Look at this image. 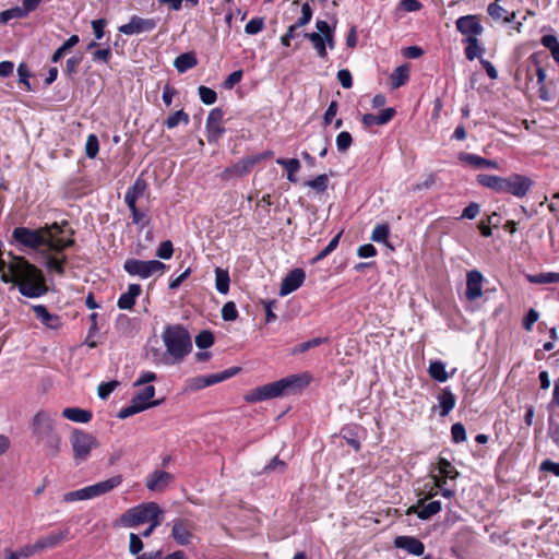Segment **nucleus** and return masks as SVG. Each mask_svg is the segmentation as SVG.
I'll return each mask as SVG.
<instances>
[{"mask_svg":"<svg viewBox=\"0 0 559 559\" xmlns=\"http://www.w3.org/2000/svg\"><path fill=\"white\" fill-rule=\"evenodd\" d=\"M534 185V180L530 177L520 174H512L509 177H504L501 193H508L522 199L527 195Z\"/></svg>","mask_w":559,"mask_h":559,"instance_id":"9","label":"nucleus"},{"mask_svg":"<svg viewBox=\"0 0 559 559\" xmlns=\"http://www.w3.org/2000/svg\"><path fill=\"white\" fill-rule=\"evenodd\" d=\"M264 28V19L257 16L251 19L245 26V32L248 35H255Z\"/></svg>","mask_w":559,"mask_h":559,"instance_id":"58","label":"nucleus"},{"mask_svg":"<svg viewBox=\"0 0 559 559\" xmlns=\"http://www.w3.org/2000/svg\"><path fill=\"white\" fill-rule=\"evenodd\" d=\"M428 373L431 379L437 382H445L449 379V373L445 370V365L441 360H435L429 364Z\"/></svg>","mask_w":559,"mask_h":559,"instance_id":"34","label":"nucleus"},{"mask_svg":"<svg viewBox=\"0 0 559 559\" xmlns=\"http://www.w3.org/2000/svg\"><path fill=\"white\" fill-rule=\"evenodd\" d=\"M438 469L439 476L437 477L440 480L455 479L460 475L456 468L444 457H439Z\"/></svg>","mask_w":559,"mask_h":559,"instance_id":"35","label":"nucleus"},{"mask_svg":"<svg viewBox=\"0 0 559 559\" xmlns=\"http://www.w3.org/2000/svg\"><path fill=\"white\" fill-rule=\"evenodd\" d=\"M411 510L416 512L420 520L427 521L441 511V502L436 500L425 503L424 500H419L418 506L416 508L413 507Z\"/></svg>","mask_w":559,"mask_h":559,"instance_id":"24","label":"nucleus"},{"mask_svg":"<svg viewBox=\"0 0 559 559\" xmlns=\"http://www.w3.org/2000/svg\"><path fill=\"white\" fill-rule=\"evenodd\" d=\"M123 269L131 276L148 278L154 273L165 270L166 264L158 260L128 259L124 261Z\"/></svg>","mask_w":559,"mask_h":559,"instance_id":"8","label":"nucleus"},{"mask_svg":"<svg viewBox=\"0 0 559 559\" xmlns=\"http://www.w3.org/2000/svg\"><path fill=\"white\" fill-rule=\"evenodd\" d=\"M32 437L43 447L47 457H57L61 452L62 438L56 429V423L47 411L37 412L32 420Z\"/></svg>","mask_w":559,"mask_h":559,"instance_id":"2","label":"nucleus"},{"mask_svg":"<svg viewBox=\"0 0 559 559\" xmlns=\"http://www.w3.org/2000/svg\"><path fill=\"white\" fill-rule=\"evenodd\" d=\"M483 274L477 270L467 273L465 296L473 301L483 295Z\"/></svg>","mask_w":559,"mask_h":559,"instance_id":"16","label":"nucleus"},{"mask_svg":"<svg viewBox=\"0 0 559 559\" xmlns=\"http://www.w3.org/2000/svg\"><path fill=\"white\" fill-rule=\"evenodd\" d=\"M326 342H328V338H324V337H316V338L302 342V343L296 345L292 349V354L293 355L304 354V353L308 352L309 349L318 347Z\"/></svg>","mask_w":559,"mask_h":559,"instance_id":"47","label":"nucleus"},{"mask_svg":"<svg viewBox=\"0 0 559 559\" xmlns=\"http://www.w3.org/2000/svg\"><path fill=\"white\" fill-rule=\"evenodd\" d=\"M0 281L15 283L20 294L27 298H39L48 293L43 271L24 257H13L11 263L0 258Z\"/></svg>","mask_w":559,"mask_h":559,"instance_id":"1","label":"nucleus"},{"mask_svg":"<svg viewBox=\"0 0 559 559\" xmlns=\"http://www.w3.org/2000/svg\"><path fill=\"white\" fill-rule=\"evenodd\" d=\"M198 92L201 102L205 105H213L217 99L216 92L207 86H199Z\"/></svg>","mask_w":559,"mask_h":559,"instance_id":"56","label":"nucleus"},{"mask_svg":"<svg viewBox=\"0 0 559 559\" xmlns=\"http://www.w3.org/2000/svg\"><path fill=\"white\" fill-rule=\"evenodd\" d=\"M69 528L50 533L38 540L33 545V551H40L46 548H53L61 544L64 539H67L69 535Z\"/></svg>","mask_w":559,"mask_h":559,"instance_id":"19","label":"nucleus"},{"mask_svg":"<svg viewBox=\"0 0 559 559\" xmlns=\"http://www.w3.org/2000/svg\"><path fill=\"white\" fill-rule=\"evenodd\" d=\"M51 252L44 253L46 255V267L49 271L56 272L58 275H64L66 274V264L68 262V258L66 254H62L61 257H57L53 254H50Z\"/></svg>","mask_w":559,"mask_h":559,"instance_id":"31","label":"nucleus"},{"mask_svg":"<svg viewBox=\"0 0 559 559\" xmlns=\"http://www.w3.org/2000/svg\"><path fill=\"white\" fill-rule=\"evenodd\" d=\"M147 188L146 181L140 176L130 186L124 194V202L127 205L136 204V201L144 194Z\"/></svg>","mask_w":559,"mask_h":559,"instance_id":"23","label":"nucleus"},{"mask_svg":"<svg viewBox=\"0 0 559 559\" xmlns=\"http://www.w3.org/2000/svg\"><path fill=\"white\" fill-rule=\"evenodd\" d=\"M120 384L119 381L117 380H111V381H108V382H102L99 385H98V389H97V394H98V397L100 400H107L109 397V395L111 394V392L118 388Z\"/></svg>","mask_w":559,"mask_h":559,"instance_id":"55","label":"nucleus"},{"mask_svg":"<svg viewBox=\"0 0 559 559\" xmlns=\"http://www.w3.org/2000/svg\"><path fill=\"white\" fill-rule=\"evenodd\" d=\"M459 159L463 163L471 165L474 168H491L497 169L499 167L498 162L487 159L481 156L472 153L462 152L459 154Z\"/></svg>","mask_w":559,"mask_h":559,"instance_id":"22","label":"nucleus"},{"mask_svg":"<svg viewBox=\"0 0 559 559\" xmlns=\"http://www.w3.org/2000/svg\"><path fill=\"white\" fill-rule=\"evenodd\" d=\"M300 8L301 15L300 17L294 23L295 28H301L302 26L307 25L313 15V11L308 2H305L304 4H299V0H295L290 3V11L292 13H297Z\"/></svg>","mask_w":559,"mask_h":559,"instance_id":"26","label":"nucleus"},{"mask_svg":"<svg viewBox=\"0 0 559 559\" xmlns=\"http://www.w3.org/2000/svg\"><path fill=\"white\" fill-rule=\"evenodd\" d=\"M197 64L198 59L195 57V53L192 51L179 55L174 61V67L177 69L179 73H185L188 70L194 68Z\"/></svg>","mask_w":559,"mask_h":559,"instance_id":"32","label":"nucleus"},{"mask_svg":"<svg viewBox=\"0 0 559 559\" xmlns=\"http://www.w3.org/2000/svg\"><path fill=\"white\" fill-rule=\"evenodd\" d=\"M214 334L210 330H203L195 336V345L200 349H207L214 344Z\"/></svg>","mask_w":559,"mask_h":559,"instance_id":"50","label":"nucleus"},{"mask_svg":"<svg viewBox=\"0 0 559 559\" xmlns=\"http://www.w3.org/2000/svg\"><path fill=\"white\" fill-rule=\"evenodd\" d=\"M174 479V476L165 471H154L146 478V488L151 491H164L169 483Z\"/></svg>","mask_w":559,"mask_h":559,"instance_id":"18","label":"nucleus"},{"mask_svg":"<svg viewBox=\"0 0 559 559\" xmlns=\"http://www.w3.org/2000/svg\"><path fill=\"white\" fill-rule=\"evenodd\" d=\"M455 26L459 33L465 37H478L484 33V27L480 24V19L475 14H467L460 16L455 21Z\"/></svg>","mask_w":559,"mask_h":559,"instance_id":"12","label":"nucleus"},{"mask_svg":"<svg viewBox=\"0 0 559 559\" xmlns=\"http://www.w3.org/2000/svg\"><path fill=\"white\" fill-rule=\"evenodd\" d=\"M302 36H304V38H306L312 43L318 57H320L321 59L328 58V50L325 49V43L322 39L323 36H321V34L312 32V33H304Z\"/></svg>","mask_w":559,"mask_h":559,"instance_id":"36","label":"nucleus"},{"mask_svg":"<svg viewBox=\"0 0 559 559\" xmlns=\"http://www.w3.org/2000/svg\"><path fill=\"white\" fill-rule=\"evenodd\" d=\"M36 319L51 330H58L62 325L61 318L58 314L50 313L44 305L33 306Z\"/></svg>","mask_w":559,"mask_h":559,"instance_id":"20","label":"nucleus"},{"mask_svg":"<svg viewBox=\"0 0 559 559\" xmlns=\"http://www.w3.org/2000/svg\"><path fill=\"white\" fill-rule=\"evenodd\" d=\"M408 80V68L406 64L397 67L391 75V85L399 88Z\"/></svg>","mask_w":559,"mask_h":559,"instance_id":"45","label":"nucleus"},{"mask_svg":"<svg viewBox=\"0 0 559 559\" xmlns=\"http://www.w3.org/2000/svg\"><path fill=\"white\" fill-rule=\"evenodd\" d=\"M340 435L356 452L360 450L361 444L357 435V428L355 426H344L341 429Z\"/></svg>","mask_w":559,"mask_h":559,"instance_id":"37","label":"nucleus"},{"mask_svg":"<svg viewBox=\"0 0 559 559\" xmlns=\"http://www.w3.org/2000/svg\"><path fill=\"white\" fill-rule=\"evenodd\" d=\"M163 402H164V399L152 401L151 403L140 402L138 400V396L135 395L132 397L130 405L134 409V413L138 414V413H141V412L150 408V407L158 406Z\"/></svg>","mask_w":559,"mask_h":559,"instance_id":"57","label":"nucleus"},{"mask_svg":"<svg viewBox=\"0 0 559 559\" xmlns=\"http://www.w3.org/2000/svg\"><path fill=\"white\" fill-rule=\"evenodd\" d=\"M390 236V226L388 224H378L372 233L370 239L374 242H388Z\"/></svg>","mask_w":559,"mask_h":559,"instance_id":"52","label":"nucleus"},{"mask_svg":"<svg viewBox=\"0 0 559 559\" xmlns=\"http://www.w3.org/2000/svg\"><path fill=\"white\" fill-rule=\"evenodd\" d=\"M80 41V38L78 35L70 36L51 56L52 62H58L61 60V58L69 51L71 48H73L75 45H78Z\"/></svg>","mask_w":559,"mask_h":559,"instance_id":"42","label":"nucleus"},{"mask_svg":"<svg viewBox=\"0 0 559 559\" xmlns=\"http://www.w3.org/2000/svg\"><path fill=\"white\" fill-rule=\"evenodd\" d=\"M306 273L302 269L292 270L282 281L280 296H286L297 290L304 283Z\"/></svg>","mask_w":559,"mask_h":559,"instance_id":"14","label":"nucleus"},{"mask_svg":"<svg viewBox=\"0 0 559 559\" xmlns=\"http://www.w3.org/2000/svg\"><path fill=\"white\" fill-rule=\"evenodd\" d=\"M93 498H94V496L92 492L91 485L86 486L84 488L78 489V490L69 491L63 495L64 502L82 501V500H88V499H93Z\"/></svg>","mask_w":559,"mask_h":559,"instance_id":"40","label":"nucleus"},{"mask_svg":"<svg viewBox=\"0 0 559 559\" xmlns=\"http://www.w3.org/2000/svg\"><path fill=\"white\" fill-rule=\"evenodd\" d=\"M62 416L71 421L81 424H87L93 418L91 411L80 407H67L62 411Z\"/></svg>","mask_w":559,"mask_h":559,"instance_id":"28","label":"nucleus"},{"mask_svg":"<svg viewBox=\"0 0 559 559\" xmlns=\"http://www.w3.org/2000/svg\"><path fill=\"white\" fill-rule=\"evenodd\" d=\"M27 15L23 7H14L0 13V23L7 24L13 19H23Z\"/></svg>","mask_w":559,"mask_h":559,"instance_id":"49","label":"nucleus"},{"mask_svg":"<svg viewBox=\"0 0 559 559\" xmlns=\"http://www.w3.org/2000/svg\"><path fill=\"white\" fill-rule=\"evenodd\" d=\"M353 144V136L348 131H342L336 135V147L338 152L345 153Z\"/></svg>","mask_w":559,"mask_h":559,"instance_id":"53","label":"nucleus"},{"mask_svg":"<svg viewBox=\"0 0 559 559\" xmlns=\"http://www.w3.org/2000/svg\"><path fill=\"white\" fill-rule=\"evenodd\" d=\"M49 233L48 227H39L31 229L27 227H15L12 231V239L23 248L38 250L45 247L46 234Z\"/></svg>","mask_w":559,"mask_h":559,"instance_id":"7","label":"nucleus"},{"mask_svg":"<svg viewBox=\"0 0 559 559\" xmlns=\"http://www.w3.org/2000/svg\"><path fill=\"white\" fill-rule=\"evenodd\" d=\"M305 185L311 189H313L318 193H323L329 186V177L325 174L317 176L312 180H308Z\"/></svg>","mask_w":559,"mask_h":559,"instance_id":"51","label":"nucleus"},{"mask_svg":"<svg viewBox=\"0 0 559 559\" xmlns=\"http://www.w3.org/2000/svg\"><path fill=\"white\" fill-rule=\"evenodd\" d=\"M309 377L306 374H293L261 386L255 388L245 395L247 403H258L280 396H284L306 388Z\"/></svg>","mask_w":559,"mask_h":559,"instance_id":"3","label":"nucleus"},{"mask_svg":"<svg viewBox=\"0 0 559 559\" xmlns=\"http://www.w3.org/2000/svg\"><path fill=\"white\" fill-rule=\"evenodd\" d=\"M45 248L43 253L51 252L62 255L66 250L64 240L57 237H46Z\"/></svg>","mask_w":559,"mask_h":559,"instance_id":"48","label":"nucleus"},{"mask_svg":"<svg viewBox=\"0 0 559 559\" xmlns=\"http://www.w3.org/2000/svg\"><path fill=\"white\" fill-rule=\"evenodd\" d=\"M342 235L343 230L336 234L328 243V246L324 249H322L314 258H312L311 263L316 264L325 259L328 255H330L337 248Z\"/></svg>","mask_w":559,"mask_h":559,"instance_id":"43","label":"nucleus"},{"mask_svg":"<svg viewBox=\"0 0 559 559\" xmlns=\"http://www.w3.org/2000/svg\"><path fill=\"white\" fill-rule=\"evenodd\" d=\"M394 546L396 548L404 549L414 556H421L425 552L424 543L414 536H397L394 539Z\"/></svg>","mask_w":559,"mask_h":559,"instance_id":"17","label":"nucleus"},{"mask_svg":"<svg viewBox=\"0 0 559 559\" xmlns=\"http://www.w3.org/2000/svg\"><path fill=\"white\" fill-rule=\"evenodd\" d=\"M276 164L285 167L287 170V180L296 183L298 181V178L296 177V173L300 169V162L297 158H278L276 159Z\"/></svg>","mask_w":559,"mask_h":559,"instance_id":"39","label":"nucleus"},{"mask_svg":"<svg viewBox=\"0 0 559 559\" xmlns=\"http://www.w3.org/2000/svg\"><path fill=\"white\" fill-rule=\"evenodd\" d=\"M122 483V476L116 475L106 480L91 485L94 498L107 493L118 487Z\"/></svg>","mask_w":559,"mask_h":559,"instance_id":"27","label":"nucleus"},{"mask_svg":"<svg viewBox=\"0 0 559 559\" xmlns=\"http://www.w3.org/2000/svg\"><path fill=\"white\" fill-rule=\"evenodd\" d=\"M174 254V245L170 240L162 241L156 250V255L163 260H169Z\"/></svg>","mask_w":559,"mask_h":559,"instance_id":"59","label":"nucleus"},{"mask_svg":"<svg viewBox=\"0 0 559 559\" xmlns=\"http://www.w3.org/2000/svg\"><path fill=\"white\" fill-rule=\"evenodd\" d=\"M189 121V115L183 109H180L169 115L164 123L168 129H174L179 123L188 124Z\"/></svg>","mask_w":559,"mask_h":559,"instance_id":"44","label":"nucleus"},{"mask_svg":"<svg viewBox=\"0 0 559 559\" xmlns=\"http://www.w3.org/2000/svg\"><path fill=\"white\" fill-rule=\"evenodd\" d=\"M157 26L155 19H143L139 15H132L129 23L120 25L118 31L124 35H135L144 32H151Z\"/></svg>","mask_w":559,"mask_h":559,"instance_id":"11","label":"nucleus"},{"mask_svg":"<svg viewBox=\"0 0 559 559\" xmlns=\"http://www.w3.org/2000/svg\"><path fill=\"white\" fill-rule=\"evenodd\" d=\"M240 370H241L240 367L235 366V367H231V368L226 369L221 372L206 374V376H204L205 383L207 386L214 385L216 383L223 382V381L238 374L240 372Z\"/></svg>","mask_w":559,"mask_h":559,"instance_id":"33","label":"nucleus"},{"mask_svg":"<svg viewBox=\"0 0 559 559\" xmlns=\"http://www.w3.org/2000/svg\"><path fill=\"white\" fill-rule=\"evenodd\" d=\"M498 1L499 0H496L495 2L489 3L487 7L488 15L496 21L501 19L503 20L504 15L507 14V10L499 5Z\"/></svg>","mask_w":559,"mask_h":559,"instance_id":"63","label":"nucleus"},{"mask_svg":"<svg viewBox=\"0 0 559 559\" xmlns=\"http://www.w3.org/2000/svg\"><path fill=\"white\" fill-rule=\"evenodd\" d=\"M99 151V141L95 134H90L85 143V154L88 158H95Z\"/></svg>","mask_w":559,"mask_h":559,"instance_id":"54","label":"nucleus"},{"mask_svg":"<svg viewBox=\"0 0 559 559\" xmlns=\"http://www.w3.org/2000/svg\"><path fill=\"white\" fill-rule=\"evenodd\" d=\"M83 57L82 56H73L67 60L64 74L68 78H72L78 73V68L80 63L82 62Z\"/></svg>","mask_w":559,"mask_h":559,"instance_id":"62","label":"nucleus"},{"mask_svg":"<svg viewBox=\"0 0 559 559\" xmlns=\"http://www.w3.org/2000/svg\"><path fill=\"white\" fill-rule=\"evenodd\" d=\"M548 437L551 439V441L556 444L557 448H559V424L556 423L552 417L548 418Z\"/></svg>","mask_w":559,"mask_h":559,"instance_id":"64","label":"nucleus"},{"mask_svg":"<svg viewBox=\"0 0 559 559\" xmlns=\"http://www.w3.org/2000/svg\"><path fill=\"white\" fill-rule=\"evenodd\" d=\"M162 338L167 353L176 361H181L192 349L191 336L188 330L180 324L167 325Z\"/></svg>","mask_w":559,"mask_h":559,"instance_id":"4","label":"nucleus"},{"mask_svg":"<svg viewBox=\"0 0 559 559\" xmlns=\"http://www.w3.org/2000/svg\"><path fill=\"white\" fill-rule=\"evenodd\" d=\"M527 281L532 284L558 283L559 282V273L547 272V273H538V274H534V275H528Z\"/></svg>","mask_w":559,"mask_h":559,"instance_id":"46","label":"nucleus"},{"mask_svg":"<svg viewBox=\"0 0 559 559\" xmlns=\"http://www.w3.org/2000/svg\"><path fill=\"white\" fill-rule=\"evenodd\" d=\"M476 181L478 185L488 188L497 193L502 192V186L504 182V177L488 175V174H479L476 177Z\"/></svg>","mask_w":559,"mask_h":559,"instance_id":"29","label":"nucleus"},{"mask_svg":"<svg viewBox=\"0 0 559 559\" xmlns=\"http://www.w3.org/2000/svg\"><path fill=\"white\" fill-rule=\"evenodd\" d=\"M70 444L75 465H80L87 461L91 456V452L99 445L95 436L79 428H73L71 430Z\"/></svg>","mask_w":559,"mask_h":559,"instance_id":"5","label":"nucleus"},{"mask_svg":"<svg viewBox=\"0 0 559 559\" xmlns=\"http://www.w3.org/2000/svg\"><path fill=\"white\" fill-rule=\"evenodd\" d=\"M451 437L454 443H461L466 440V429L463 424L455 423L451 427Z\"/></svg>","mask_w":559,"mask_h":559,"instance_id":"61","label":"nucleus"},{"mask_svg":"<svg viewBox=\"0 0 559 559\" xmlns=\"http://www.w3.org/2000/svg\"><path fill=\"white\" fill-rule=\"evenodd\" d=\"M253 169L252 162L249 157H243L234 165L226 167L219 175L222 180L229 181L236 177H243Z\"/></svg>","mask_w":559,"mask_h":559,"instance_id":"15","label":"nucleus"},{"mask_svg":"<svg viewBox=\"0 0 559 559\" xmlns=\"http://www.w3.org/2000/svg\"><path fill=\"white\" fill-rule=\"evenodd\" d=\"M224 111L222 108H213L206 118V138L210 143H216L226 132L223 126Z\"/></svg>","mask_w":559,"mask_h":559,"instance_id":"10","label":"nucleus"},{"mask_svg":"<svg viewBox=\"0 0 559 559\" xmlns=\"http://www.w3.org/2000/svg\"><path fill=\"white\" fill-rule=\"evenodd\" d=\"M230 277L227 270L215 269V288L219 294L226 295L229 292Z\"/></svg>","mask_w":559,"mask_h":559,"instance_id":"38","label":"nucleus"},{"mask_svg":"<svg viewBox=\"0 0 559 559\" xmlns=\"http://www.w3.org/2000/svg\"><path fill=\"white\" fill-rule=\"evenodd\" d=\"M439 403V415L445 417L455 406V395L449 388H444L437 396Z\"/></svg>","mask_w":559,"mask_h":559,"instance_id":"25","label":"nucleus"},{"mask_svg":"<svg viewBox=\"0 0 559 559\" xmlns=\"http://www.w3.org/2000/svg\"><path fill=\"white\" fill-rule=\"evenodd\" d=\"M193 523L191 521L185 519H176L171 530V537L178 545L187 546L191 543L193 537L191 533Z\"/></svg>","mask_w":559,"mask_h":559,"instance_id":"13","label":"nucleus"},{"mask_svg":"<svg viewBox=\"0 0 559 559\" xmlns=\"http://www.w3.org/2000/svg\"><path fill=\"white\" fill-rule=\"evenodd\" d=\"M540 44L547 48L556 62H559V40L555 34H546L540 38Z\"/></svg>","mask_w":559,"mask_h":559,"instance_id":"41","label":"nucleus"},{"mask_svg":"<svg viewBox=\"0 0 559 559\" xmlns=\"http://www.w3.org/2000/svg\"><path fill=\"white\" fill-rule=\"evenodd\" d=\"M462 43L466 44L464 53L467 60L472 61L475 58H481L485 52V47L479 43L476 37H465Z\"/></svg>","mask_w":559,"mask_h":559,"instance_id":"30","label":"nucleus"},{"mask_svg":"<svg viewBox=\"0 0 559 559\" xmlns=\"http://www.w3.org/2000/svg\"><path fill=\"white\" fill-rule=\"evenodd\" d=\"M142 287L140 284H130L127 293H123L118 301L117 306L121 310H131L136 301V298L141 295Z\"/></svg>","mask_w":559,"mask_h":559,"instance_id":"21","label":"nucleus"},{"mask_svg":"<svg viewBox=\"0 0 559 559\" xmlns=\"http://www.w3.org/2000/svg\"><path fill=\"white\" fill-rule=\"evenodd\" d=\"M163 515V510L156 502H147L128 509L120 518V522L127 527H135L151 522Z\"/></svg>","mask_w":559,"mask_h":559,"instance_id":"6","label":"nucleus"},{"mask_svg":"<svg viewBox=\"0 0 559 559\" xmlns=\"http://www.w3.org/2000/svg\"><path fill=\"white\" fill-rule=\"evenodd\" d=\"M221 312L224 321H235L238 318V310L234 301H227Z\"/></svg>","mask_w":559,"mask_h":559,"instance_id":"60","label":"nucleus"}]
</instances>
